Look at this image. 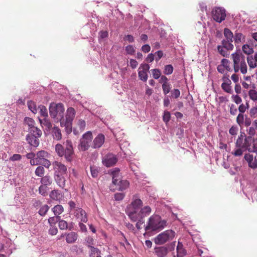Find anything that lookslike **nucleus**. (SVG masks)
<instances>
[{
  "instance_id": "obj_18",
  "label": "nucleus",
  "mask_w": 257,
  "mask_h": 257,
  "mask_svg": "<svg viewBox=\"0 0 257 257\" xmlns=\"http://www.w3.org/2000/svg\"><path fill=\"white\" fill-rule=\"evenodd\" d=\"M151 212V208L149 206H146L142 208L141 210L137 213V220L139 218L144 219V218L149 215Z\"/></svg>"
},
{
  "instance_id": "obj_63",
  "label": "nucleus",
  "mask_w": 257,
  "mask_h": 257,
  "mask_svg": "<svg viewBox=\"0 0 257 257\" xmlns=\"http://www.w3.org/2000/svg\"><path fill=\"white\" fill-rule=\"evenodd\" d=\"M41 165L45 166L47 168H49L51 165L50 161L47 158L42 160L41 162Z\"/></svg>"
},
{
  "instance_id": "obj_17",
  "label": "nucleus",
  "mask_w": 257,
  "mask_h": 257,
  "mask_svg": "<svg viewBox=\"0 0 257 257\" xmlns=\"http://www.w3.org/2000/svg\"><path fill=\"white\" fill-rule=\"evenodd\" d=\"M149 65H141L139 68V77L143 81H146L148 79L147 71L149 70Z\"/></svg>"
},
{
  "instance_id": "obj_45",
  "label": "nucleus",
  "mask_w": 257,
  "mask_h": 257,
  "mask_svg": "<svg viewBox=\"0 0 257 257\" xmlns=\"http://www.w3.org/2000/svg\"><path fill=\"white\" fill-rule=\"evenodd\" d=\"M91 175L93 178H96L98 175L99 170L97 167L91 166L90 167Z\"/></svg>"
},
{
  "instance_id": "obj_40",
  "label": "nucleus",
  "mask_w": 257,
  "mask_h": 257,
  "mask_svg": "<svg viewBox=\"0 0 257 257\" xmlns=\"http://www.w3.org/2000/svg\"><path fill=\"white\" fill-rule=\"evenodd\" d=\"M49 208H50V207L48 205L45 204V205H42L40 207V208L38 211V213L41 216H44L47 214Z\"/></svg>"
},
{
  "instance_id": "obj_19",
  "label": "nucleus",
  "mask_w": 257,
  "mask_h": 257,
  "mask_svg": "<svg viewBox=\"0 0 257 257\" xmlns=\"http://www.w3.org/2000/svg\"><path fill=\"white\" fill-rule=\"evenodd\" d=\"M40 138L34 136V135L28 134L26 136V140L31 146L37 147L39 145Z\"/></svg>"
},
{
  "instance_id": "obj_59",
  "label": "nucleus",
  "mask_w": 257,
  "mask_h": 257,
  "mask_svg": "<svg viewBox=\"0 0 257 257\" xmlns=\"http://www.w3.org/2000/svg\"><path fill=\"white\" fill-rule=\"evenodd\" d=\"M125 51L127 54L130 55H133L134 54L135 52V49L133 46L132 45H128L125 48Z\"/></svg>"
},
{
  "instance_id": "obj_42",
  "label": "nucleus",
  "mask_w": 257,
  "mask_h": 257,
  "mask_svg": "<svg viewBox=\"0 0 257 257\" xmlns=\"http://www.w3.org/2000/svg\"><path fill=\"white\" fill-rule=\"evenodd\" d=\"M230 84L231 83L223 82L221 84V88L226 92L231 94L232 90Z\"/></svg>"
},
{
  "instance_id": "obj_29",
  "label": "nucleus",
  "mask_w": 257,
  "mask_h": 257,
  "mask_svg": "<svg viewBox=\"0 0 257 257\" xmlns=\"http://www.w3.org/2000/svg\"><path fill=\"white\" fill-rule=\"evenodd\" d=\"M50 154L46 151L42 150L37 152L36 157L41 162L42 160L48 158Z\"/></svg>"
},
{
  "instance_id": "obj_2",
  "label": "nucleus",
  "mask_w": 257,
  "mask_h": 257,
  "mask_svg": "<svg viewBox=\"0 0 257 257\" xmlns=\"http://www.w3.org/2000/svg\"><path fill=\"white\" fill-rule=\"evenodd\" d=\"M142 205V201L138 198L137 195H134L131 203L127 206L126 209V213L133 221L136 222L137 220V210Z\"/></svg>"
},
{
  "instance_id": "obj_14",
  "label": "nucleus",
  "mask_w": 257,
  "mask_h": 257,
  "mask_svg": "<svg viewBox=\"0 0 257 257\" xmlns=\"http://www.w3.org/2000/svg\"><path fill=\"white\" fill-rule=\"evenodd\" d=\"M105 137L102 134H98L93 140L92 147L94 149L100 148L104 144Z\"/></svg>"
},
{
  "instance_id": "obj_61",
  "label": "nucleus",
  "mask_w": 257,
  "mask_h": 257,
  "mask_svg": "<svg viewBox=\"0 0 257 257\" xmlns=\"http://www.w3.org/2000/svg\"><path fill=\"white\" fill-rule=\"evenodd\" d=\"M125 196V194L123 193H117L114 194V199L116 201L122 200Z\"/></svg>"
},
{
  "instance_id": "obj_55",
  "label": "nucleus",
  "mask_w": 257,
  "mask_h": 257,
  "mask_svg": "<svg viewBox=\"0 0 257 257\" xmlns=\"http://www.w3.org/2000/svg\"><path fill=\"white\" fill-rule=\"evenodd\" d=\"M231 99L237 104H240L242 102L241 98L238 95H232Z\"/></svg>"
},
{
  "instance_id": "obj_58",
  "label": "nucleus",
  "mask_w": 257,
  "mask_h": 257,
  "mask_svg": "<svg viewBox=\"0 0 257 257\" xmlns=\"http://www.w3.org/2000/svg\"><path fill=\"white\" fill-rule=\"evenodd\" d=\"M229 112L232 115L236 114L237 112V109L234 104H231L230 106Z\"/></svg>"
},
{
  "instance_id": "obj_28",
  "label": "nucleus",
  "mask_w": 257,
  "mask_h": 257,
  "mask_svg": "<svg viewBox=\"0 0 257 257\" xmlns=\"http://www.w3.org/2000/svg\"><path fill=\"white\" fill-rule=\"evenodd\" d=\"M245 41V36L241 33L235 32L234 34V42L238 44Z\"/></svg>"
},
{
  "instance_id": "obj_21",
  "label": "nucleus",
  "mask_w": 257,
  "mask_h": 257,
  "mask_svg": "<svg viewBox=\"0 0 257 257\" xmlns=\"http://www.w3.org/2000/svg\"><path fill=\"white\" fill-rule=\"evenodd\" d=\"M78 238V234L77 233L72 231L66 235V241L68 243H74Z\"/></svg>"
},
{
  "instance_id": "obj_36",
  "label": "nucleus",
  "mask_w": 257,
  "mask_h": 257,
  "mask_svg": "<svg viewBox=\"0 0 257 257\" xmlns=\"http://www.w3.org/2000/svg\"><path fill=\"white\" fill-rule=\"evenodd\" d=\"M224 35L226 40L230 41H233V35L232 32L228 28L224 29Z\"/></svg>"
},
{
  "instance_id": "obj_11",
  "label": "nucleus",
  "mask_w": 257,
  "mask_h": 257,
  "mask_svg": "<svg viewBox=\"0 0 257 257\" xmlns=\"http://www.w3.org/2000/svg\"><path fill=\"white\" fill-rule=\"evenodd\" d=\"M53 168L56 174H65L67 172L66 166L62 163L55 161L53 163Z\"/></svg>"
},
{
  "instance_id": "obj_20",
  "label": "nucleus",
  "mask_w": 257,
  "mask_h": 257,
  "mask_svg": "<svg viewBox=\"0 0 257 257\" xmlns=\"http://www.w3.org/2000/svg\"><path fill=\"white\" fill-rule=\"evenodd\" d=\"M154 250V252L158 257H164L167 254L168 252L167 247L164 246L156 247Z\"/></svg>"
},
{
  "instance_id": "obj_7",
  "label": "nucleus",
  "mask_w": 257,
  "mask_h": 257,
  "mask_svg": "<svg viewBox=\"0 0 257 257\" xmlns=\"http://www.w3.org/2000/svg\"><path fill=\"white\" fill-rule=\"evenodd\" d=\"M175 235V232L172 230H167L158 234L155 237L154 242L157 244H163L173 239Z\"/></svg>"
},
{
  "instance_id": "obj_33",
  "label": "nucleus",
  "mask_w": 257,
  "mask_h": 257,
  "mask_svg": "<svg viewBox=\"0 0 257 257\" xmlns=\"http://www.w3.org/2000/svg\"><path fill=\"white\" fill-rule=\"evenodd\" d=\"M90 249V253L89 254L90 257H96L98 256H101V252L100 250L94 246H91L89 247Z\"/></svg>"
},
{
  "instance_id": "obj_64",
  "label": "nucleus",
  "mask_w": 257,
  "mask_h": 257,
  "mask_svg": "<svg viewBox=\"0 0 257 257\" xmlns=\"http://www.w3.org/2000/svg\"><path fill=\"white\" fill-rule=\"evenodd\" d=\"M58 232V229L55 226H50L49 229V233L52 235H54Z\"/></svg>"
},
{
  "instance_id": "obj_50",
  "label": "nucleus",
  "mask_w": 257,
  "mask_h": 257,
  "mask_svg": "<svg viewBox=\"0 0 257 257\" xmlns=\"http://www.w3.org/2000/svg\"><path fill=\"white\" fill-rule=\"evenodd\" d=\"M85 125V121L82 119H79L77 122V127L81 132L84 130Z\"/></svg>"
},
{
  "instance_id": "obj_1",
  "label": "nucleus",
  "mask_w": 257,
  "mask_h": 257,
  "mask_svg": "<svg viewBox=\"0 0 257 257\" xmlns=\"http://www.w3.org/2000/svg\"><path fill=\"white\" fill-rule=\"evenodd\" d=\"M166 223L159 215H153L149 218L145 229L147 231L162 230L166 226Z\"/></svg>"
},
{
  "instance_id": "obj_16",
  "label": "nucleus",
  "mask_w": 257,
  "mask_h": 257,
  "mask_svg": "<svg viewBox=\"0 0 257 257\" xmlns=\"http://www.w3.org/2000/svg\"><path fill=\"white\" fill-rule=\"evenodd\" d=\"M233 64H246L245 57L239 51L232 54Z\"/></svg>"
},
{
  "instance_id": "obj_26",
  "label": "nucleus",
  "mask_w": 257,
  "mask_h": 257,
  "mask_svg": "<svg viewBox=\"0 0 257 257\" xmlns=\"http://www.w3.org/2000/svg\"><path fill=\"white\" fill-rule=\"evenodd\" d=\"M255 85L253 84L252 86V88L248 91V96L251 100L253 101H257V91L255 90Z\"/></svg>"
},
{
  "instance_id": "obj_32",
  "label": "nucleus",
  "mask_w": 257,
  "mask_h": 257,
  "mask_svg": "<svg viewBox=\"0 0 257 257\" xmlns=\"http://www.w3.org/2000/svg\"><path fill=\"white\" fill-rule=\"evenodd\" d=\"M129 184L130 183L127 180H121V181H119V184H117L116 185L118 187V190L123 191L128 187Z\"/></svg>"
},
{
  "instance_id": "obj_12",
  "label": "nucleus",
  "mask_w": 257,
  "mask_h": 257,
  "mask_svg": "<svg viewBox=\"0 0 257 257\" xmlns=\"http://www.w3.org/2000/svg\"><path fill=\"white\" fill-rule=\"evenodd\" d=\"M110 174L112 176V183L114 185L119 184V181H121L122 177L120 173V170L118 168H115L110 170Z\"/></svg>"
},
{
  "instance_id": "obj_22",
  "label": "nucleus",
  "mask_w": 257,
  "mask_h": 257,
  "mask_svg": "<svg viewBox=\"0 0 257 257\" xmlns=\"http://www.w3.org/2000/svg\"><path fill=\"white\" fill-rule=\"evenodd\" d=\"M55 180L58 185L62 188L65 186V178L61 174H55Z\"/></svg>"
},
{
  "instance_id": "obj_53",
  "label": "nucleus",
  "mask_w": 257,
  "mask_h": 257,
  "mask_svg": "<svg viewBox=\"0 0 257 257\" xmlns=\"http://www.w3.org/2000/svg\"><path fill=\"white\" fill-rule=\"evenodd\" d=\"M249 116L252 118H255L257 116V106L251 108L249 111Z\"/></svg>"
},
{
  "instance_id": "obj_56",
  "label": "nucleus",
  "mask_w": 257,
  "mask_h": 257,
  "mask_svg": "<svg viewBox=\"0 0 257 257\" xmlns=\"http://www.w3.org/2000/svg\"><path fill=\"white\" fill-rule=\"evenodd\" d=\"M171 115L170 112L168 111H165L164 113V115L163 117V119L164 122L167 123L170 120Z\"/></svg>"
},
{
  "instance_id": "obj_38",
  "label": "nucleus",
  "mask_w": 257,
  "mask_h": 257,
  "mask_svg": "<svg viewBox=\"0 0 257 257\" xmlns=\"http://www.w3.org/2000/svg\"><path fill=\"white\" fill-rule=\"evenodd\" d=\"M38 109H39V113H40L41 116L43 117H48V111L46 107L44 105H39Z\"/></svg>"
},
{
  "instance_id": "obj_8",
  "label": "nucleus",
  "mask_w": 257,
  "mask_h": 257,
  "mask_svg": "<svg viewBox=\"0 0 257 257\" xmlns=\"http://www.w3.org/2000/svg\"><path fill=\"white\" fill-rule=\"evenodd\" d=\"M63 147L66 153L65 159L66 161L71 162L73 160L74 154L72 141L70 140H67L63 143Z\"/></svg>"
},
{
  "instance_id": "obj_34",
  "label": "nucleus",
  "mask_w": 257,
  "mask_h": 257,
  "mask_svg": "<svg viewBox=\"0 0 257 257\" xmlns=\"http://www.w3.org/2000/svg\"><path fill=\"white\" fill-rule=\"evenodd\" d=\"M29 131L28 134L34 135V136L37 137H41L42 135L41 130L37 127H32V128L29 130Z\"/></svg>"
},
{
  "instance_id": "obj_51",
  "label": "nucleus",
  "mask_w": 257,
  "mask_h": 257,
  "mask_svg": "<svg viewBox=\"0 0 257 257\" xmlns=\"http://www.w3.org/2000/svg\"><path fill=\"white\" fill-rule=\"evenodd\" d=\"M162 89L164 94L166 95L171 90V85L169 83L162 84Z\"/></svg>"
},
{
  "instance_id": "obj_60",
  "label": "nucleus",
  "mask_w": 257,
  "mask_h": 257,
  "mask_svg": "<svg viewBox=\"0 0 257 257\" xmlns=\"http://www.w3.org/2000/svg\"><path fill=\"white\" fill-rule=\"evenodd\" d=\"M238 132V127L237 126H232L229 130V133L232 136H235Z\"/></svg>"
},
{
  "instance_id": "obj_39",
  "label": "nucleus",
  "mask_w": 257,
  "mask_h": 257,
  "mask_svg": "<svg viewBox=\"0 0 257 257\" xmlns=\"http://www.w3.org/2000/svg\"><path fill=\"white\" fill-rule=\"evenodd\" d=\"M25 123L27 124L29 126V130L32 128V127H35V121L34 120L30 117H26L24 120Z\"/></svg>"
},
{
  "instance_id": "obj_47",
  "label": "nucleus",
  "mask_w": 257,
  "mask_h": 257,
  "mask_svg": "<svg viewBox=\"0 0 257 257\" xmlns=\"http://www.w3.org/2000/svg\"><path fill=\"white\" fill-rule=\"evenodd\" d=\"M48 190V187L45 185H41L39 188V193L43 196L47 195Z\"/></svg>"
},
{
  "instance_id": "obj_10",
  "label": "nucleus",
  "mask_w": 257,
  "mask_h": 257,
  "mask_svg": "<svg viewBox=\"0 0 257 257\" xmlns=\"http://www.w3.org/2000/svg\"><path fill=\"white\" fill-rule=\"evenodd\" d=\"M118 159L113 154L109 153L106 155L102 160L103 165L106 167H110L116 164Z\"/></svg>"
},
{
  "instance_id": "obj_57",
  "label": "nucleus",
  "mask_w": 257,
  "mask_h": 257,
  "mask_svg": "<svg viewBox=\"0 0 257 257\" xmlns=\"http://www.w3.org/2000/svg\"><path fill=\"white\" fill-rule=\"evenodd\" d=\"M161 73L159 69H154L152 71V75L154 78L158 79L161 76Z\"/></svg>"
},
{
  "instance_id": "obj_6",
  "label": "nucleus",
  "mask_w": 257,
  "mask_h": 257,
  "mask_svg": "<svg viewBox=\"0 0 257 257\" xmlns=\"http://www.w3.org/2000/svg\"><path fill=\"white\" fill-rule=\"evenodd\" d=\"M92 139L93 136L91 132L88 131L85 133L79 140V144L78 146V150L82 152L88 150Z\"/></svg>"
},
{
  "instance_id": "obj_3",
  "label": "nucleus",
  "mask_w": 257,
  "mask_h": 257,
  "mask_svg": "<svg viewBox=\"0 0 257 257\" xmlns=\"http://www.w3.org/2000/svg\"><path fill=\"white\" fill-rule=\"evenodd\" d=\"M76 114V111L74 108L72 107H68L66 111L65 117L63 116L61 120L60 125L62 127H65L66 131L68 133L72 131V121Z\"/></svg>"
},
{
  "instance_id": "obj_31",
  "label": "nucleus",
  "mask_w": 257,
  "mask_h": 257,
  "mask_svg": "<svg viewBox=\"0 0 257 257\" xmlns=\"http://www.w3.org/2000/svg\"><path fill=\"white\" fill-rule=\"evenodd\" d=\"M39 121L42 125H44L48 129H50L52 126V123L48 117H44L43 119L39 118Z\"/></svg>"
},
{
  "instance_id": "obj_5",
  "label": "nucleus",
  "mask_w": 257,
  "mask_h": 257,
  "mask_svg": "<svg viewBox=\"0 0 257 257\" xmlns=\"http://www.w3.org/2000/svg\"><path fill=\"white\" fill-rule=\"evenodd\" d=\"M252 143L251 137H246L244 133H241L236 141L235 146L237 148H241L250 151Z\"/></svg>"
},
{
  "instance_id": "obj_9",
  "label": "nucleus",
  "mask_w": 257,
  "mask_h": 257,
  "mask_svg": "<svg viewBox=\"0 0 257 257\" xmlns=\"http://www.w3.org/2000/svg\"><path fill=\"white\" fill-rule=\"evenodd\" d=\"M225 10L223 8L216 7L212 11V16L213 20L217 23H220L226 18Z\"/></svg>"
},
{
  "instance_id": "obj_49",
  "label": "nucleus",
  "mask_w": 257,
  "mask_h": 257,
  "mask_svg": "<svg viewBox=\"0 0 257 257\" xmlns=\"http://www.w3.org/2000/svg\"><path fill=\"white\" fill-rule=\"evenodd\" d=\"M58 226L61 230H65L68 228V223L64 220L59 221Z\"/></svg>"
},
{
  "instance_id": "obj_54",
  "label": "nucleus",
  "mask_w": 257,
  "mask_h": 257,
  "mask_svg": "<svg viewBox=\"0 0 257 257\" xmlns=\"http://www.w3.org/2000/svg\"><path fill=\"white\" fill-rule=\"evenodd\" d=\"M173 71L172 65H165L164 73L165 74H171Z\"/></svg>"
},
{
  "instance_id": "obj_44",
  "label": "nucleus",
  "mask_w": 257,
  "mask_h": 257,
  "mask_svg": "<svg viewBox=\"0 0 257 257\" xmlns=\"http://www.w3.org/2000/svg\"><path fill=\"white\" fill-rule=\"evenodd\" d=\"M242 49L243 52L245 54H247V55L251 54L253 53V52L252 48L250 46H249L247 44L243 45L242 46Z\"/></svg>"
},
{
  "instance_id": "obj_37",
  "label": "nucleus",
  "mask_w": 257,
  "mask_h": 257,
  "mask_svg": "<svg viewBox=\"0 0 257 257\" xmlns=\"http://www.w3.org/2000/svg\"><path fill=\"white\" fill-rule=\"evenodd\" d=\"M233 41L223 40L222 41V46L228 50H232L233 49V45L231 43Z\"/></svg>"
},
{
  "instance_id": "obj_35",
  "label": "nucleus",
  "mask_w": 257,
  "mask_h": 257,
  "mask_svg": "<svg viewBox=\"0 0 257 257\" xmlns=\"http://www.w3.org/2000/svg\"><path fill=\"white\" fill-rule=\"evenodd\" d=\"M52 211L55 215H59L64 211V208L62 205H57L52 208Z\"/></svg>"
},
{
  "instance_id": "obj_52",
  "label": "nucleus",
  "mask_w": 257,
  "mask_h": 257,
  "mask_svg": "<svg viewBox=\"0 0 257 257\" xmlns=\"http://www.w3.org/2000/svg\"><path fill=\"white\" fill-rule=\"evenodd\" d=\"M86 244L89 248L93 246L92 245L94 244V241L92 237L88 236L85 239Z\"/></svg>"
},
{
  "instance_id": "obj_43",
  "label": "nucleus",
  "mask_w": 257,
  "mask_h": 257,
  "mask_svg": "<svg viewBox=\"0 0 257 257\" xmlns=\"http://www.w3.org/2000/svg\"><path fill=\"white\" fill-rule=\"evenodd\" d=\"M245 115L243 113H239L237 116L236 121V123L240 126H241L243 125L244 120L245 119Z\"/></svg>"
},
{
  "instance_id": "obj_41",
  "label": "nucleus",
  "mask_w": 257,
  "mask_h": 257,
  "mask_svg": "<svg viewBox=\"0 0 257 257\" xmlns=\"http://www.w3.org/2000/svg\"><path fill=\"white\" fill-rule=\"evenodd\" d=\"M29 109L34 113L37 112L36 104L33 101H29L27 103Z\"/></svg>"
},
{
  "instance_id": "obj_24",
  "label": "nucleus",
  "mask_w": 257,
  "mask_h": 257,
  "mask_svg": "<svg viewBox=\"0 0 257 257\" xmlns=\"http://www.w3.org/2000/svg\"><path fill=\"white\" fill-rule=\"evenodd\" d=\"M177 257H183L186 254V251L183 247L182 242L178 241L177 246Z\"/></svg>"
},
{
  "instance_id": "obj_30",
  "label": "nucleus",
  "mask_w": 257,
  "mask_h": 257,
  "mask_svg": "<svg viewBox=\"0 0 257 257\" xmlns=\"http://www.w3.org/2000/svg\"><path fill=\"white\" fill-rule=\"evenodd\" d=\"M42 185L46 186H50L52 183V179L50 176L46 175L43 176L41 179Z\"/></svg>"
},
{
  "instance_id": "obj_25",
  "label": "nucleus",
  "mask_w": 257,
  "mask_h": 257,
  "mask_svg": "<svg viewBox=\"0 0 257 257\" xmlns=\"http://www.w3.org/2000/svg\"><path fill=\"white\" fill-rule=\"evenodd\" d=\"M55 151L58 156L60 157L64 156L65 158L66 153H65L64 148L61 144H57L55 146Z\"/></svg>"
},
{
  "instance_id": "obj_48",
  "label": "nucleus",
  "mask_w": 257,
  "mask_h": 257,
  "mask_svg": "<svg viewBox=\"0 0 257 257\" xmlns=\"http://www.w3.org/2000/svg\"><path fill=\"white\" fill-rule=\"evenodd\" d=\"M45 172V169L42 166L38 167L35 170V174L39 177H42Z\"/></svg>"
},
{
  "instance_id": "obj_27",
  "label": "nucleus",
  "mask_w": 257,
  "mask_h": 257,
  "mask_svg": "<svg viewBox=\"0 0 257 257\" xmlns=\"http://www.w3.org/2000/svg\"><path fill=\"white\" fill-rule=\"evenodd\" d=\"M50 197L54 200H59L62 195L61 193L58 190H54L52 191L50 193Z\"/></svg>"
},
{
  "instance_id": "obj_4",
  "label": "nucleus",
  "mask_w": 257,
  "mask_h": 257,
  "mask_svg": "<svg viewBox=\"0 0 257 257\" xmlns=\"http://www.w3.org/2000/svg\"><path fill=\"white\" fill-rule=\"evenodd\" d=\"M64 111V105L61 103L56 104H51L49 107V112L51 116L53 118H56L60 122L63 118Z\"/></svg>"
},
{
  "instance_id": "obj_13",
  "label": "nucleus",
  "mask_w": 257,
  "mask_h": 257,
  "mask_svg": "<svg viewBox=\"0 0 257 257\" xmlns=\"http://www.w3.org/2000/svg\"><path fill=\"white\" fill-rule=\"evenodd\" d=\"M244 159L248 163V166L252 169L257 168V157L250 154H246Z\"/></svg>"
},
{
  "instance_id": "obj_62",
  "label": "nucleus",
  "mask_w": 257,
  "mask_h": 257,
  "mask_svg": "<svg viewBox=\"0 0 257 257\" xmlns=\"http://www.w3.org/2000/svg\"><path fill=\"white\" fill-rule=\"evenodd\" d=\"M163 55V53L162 51H158L154 54L155 59L156 61L157 62L158 60H159Z\"/></svg>"
},
{
  "instance_id": "obj_15",
  "label": "nucleus",
  "mask_w": 257,
  "mask_h": 257,
  "mask_svg": "<svg viewBox=\"0 0 257 257\" xmlns=\"http://www.w3.org/2000/svg\"><path fill=\"white\" fill-rule=\"evenodd\" d=\"M74 215L81 221L86 223L88 219L85 211L81 208L77 207L74 212Z\"/></svg>"
},
{
  "instance_id": "obj_46",
  "label": "nucleus",
  "mask_w": 257,
  "mask_h": 257,
  "mask_svg": "<svg viewBox=\"0 0 257 257\" xmlns=\"http://www.w3.org/2000/svg\"><path fill=\"white\" fill-rule=\"evenodd\" d=\"M217 49L219 53L224 57H227L229 55L228 51L222 46H218Z\"/></svg>"
},
{
  "instance_id": "obj_23",
  "label": "nucleus",
  "mask_w": 257,
  "mask_h": 257,
  "mask_svg": "<svg viewBox=\"0 0 257 257\" xmlns=\"http://www.w3.org/2000/svg\"><path fill=\"white\" fill-rule=\"evenodd\" d=\"M52 136L54 140L59 141L62 139V134L60 129L58 127H54L53 128Z\"/></svg>"
}]
</instances>
